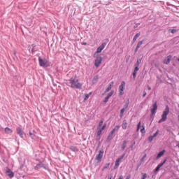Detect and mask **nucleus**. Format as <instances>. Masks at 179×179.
Returning a JSON list of instances; mask_svg holds the SVG:
<instances>
[{"instance_id": "nucleus-1", "label": "nucleus", "mask_w": 179, "mask_h": 179, "mask_svg": "<svg viewBox=\"0 0 179 179\" xmlns=\"http://www.w3.org/2000/svg\"><path fill=\"white\" fill-rule=\"evenodd\" d=\"M68 82H69L71 89H77L78 90H82V89H83V84L79 83V79L71 77L68 80Z\"/></svg>"}, {"instance_id": "nucleus-2", "label": "nucleus", "mask_w": 179, "mask_h": 179, "mask_svg": "<svg viewBox=\"0 0 179 179\" xmlns=\"http://www.w3.org/2000/svg\"><path fill=\"white\" fill-rule=\"evenodd\" d=\"M38 61L41 68H49V66H51V62L45 58L43 59L41 56L38 57Z\"/></svg>"}, {"instance_id": "nucleus-3", "label": "nucleus", "mask_w": 179, "mask_h": 179, "mask_svg": "<svg viewBox=\"0 0 179 179\" xmlns=\"http://www.w3.org/2000/svg\"><path fill=\"white\" fill-rule=\"evenodd\" d=\"M169 114H170V107H169V105H166L165 107V110L162 113L161 119L158 121V124L165 122V121L167 120V115H169Z\"/></svg>"}, {"instance_id": "nucleus-4", "label": "nucleus", "mask_w": 179, "mask_h": 179, "mask_svg": "<svg viewBox=\"0 0 179 179\" xmlns=\"http://www.w3.org/2000/svg\"><path fill=\"white\" fill-rule=\"evenodd\" d=\"M110 40L108 38L105 39L104 42H103L101 45L96 48V52L94 53V58H96V55H97V54H100V52L106 48V45H107V43Z\"/></svg>"}, {"instance_id": "nucleus-5", "label": "nucleus", "mask_w": 179, "mask_h": 179, "mask_svg": "<svg viewBox=\"0 0 179 179\" xmlns=\"http://www.w3.org/2000/svg\"><path fill=\"white\" fill-rule=\"evenodd\" d=\"M157 101H155L152 106V108L150 110L151 113L150 115V118H153L156 115V113L157 112Z\"/></svg>"}, {"instance_id": "nucleus-6", "label": "nucleus", "mask_w": 179, "mask_h": 179, "mask_svg": "<svg viewBox=\"0 0 179 179\" xmlns=\"http://www.w3.org/2000/svg\"><path fill=\"white\" fill-rule=\"evenodd\" d=\"M129 106V99H128L126 101L124 105L123 106V108L120 110V117L122 118L124 117V113H125V110L128 108Z\"/></svg>"}, {"instance_id": "nucleus-7", "label": "nucleus", "mask_w": 179, "mask_h": 179, "mask_svg": "<svg viewBox=\"0 0 179 179\" xmlns=\"http://www.w3.org/2000/svg\"><path fill=\"white\" fill-rule=\"evenodd\" d=\"M104 155V150H100L99 153L96 155L95 157V160H97V163H101V160H103V156Z\"/></svg>"}, {"instance_id": "nucleus-8", "label": "nucleus", "mask_w": 179, "mask_h": 179, "mask_svg": "<svg viewBox=\"0 0 179 179\" xmlns=\"http://www.w3.org/2000/svg\"><path fill=\"white\" fill-rule=\"evenodd\" d=\"M139 129L142 134H146V130L145 129V124H142V122L141 121L138 122V123L137 124L136 131H139Z\"/></svg>"}, {"instance_id": "nucleus-9", "label": "nucleus", "mask_w": 179, "mask_h": 179, "mask_svg": "<svg viewBox=\"0 0 179 179\" xmlns=\"http://www.w3.org/2000/svg\"><path fill=\"white\" fill-rule=\"evenodd\" d=\"M40 169H44V170H47V166H45V164H44V163H43L41 161H39L36 166H34V170H36L37 171H38Z\"/></svg>"}, {"instance_id": "nucleus-10", "label": "nucleus", "mask_w": 179, "mask_h": 179, "mask_svg": "<svg viewBox=\"0 0 179 179\" xmlns=\"http://www.w3.org/2000/svg\"><path fill=\"white\" fill-rule=\"evenodd\" d=\"M125 81H122L120 85L119 86V96H122L124 94V90H125Z\"/></svg>"}, {"instance_id": "nucleus-11", "label": "nucleus", "mask_w": 179, "mask_h": 179, "mask_svg": "<svg viewBox=\"0 0 179 179\" xmlns=\"http://www.w3.org/2000/svg\"><path fill=\"white\" fill-rule=\"evenodd\" d=\"M101 62H103V58L101 57V56H97L95 59L94 66L96 68H99V66L101 65Z\"/></svg>"}, {"instance_id": "nucleus-12", "label": "nucleus", "mask_w": 179, "mask_h": 179, "mask_svg": "<svg viewBox=\"0 0 179 179\" xmlns=\"http://www.w3.org/2000/svg\"><path fill=\"white\" fill-rule=\"evenodd\" d=\"M16 132H17V135H18L20 138L23 139L24 138L23 134H24V132L23 131V128H22V127H17L16 128Z\"/></svg>"}, {"instance_id": "nucleus-13", "label": "nucleus", "mask_w": 179, "mask_h": 179, "mask_svg": "<svg viewBox=\"0 0 179 179\" xmlns=\"http://www.w3.org/2000/svg\"><path fill=\"white\" fill-rule=\"evenodd\" d=\"M113 94H114V90H112L107 94V96L103 100V103H104V104L108 103V101L110 100V97H111Z\"/></svg>"}, {"instance_id": "nucleus-14", "label": "nucleus", "mask_w": 179, "mask_h": 179, "mask_svg": "<svg viewBox=\"0 0 179 179\" xmlns=\"http://www.w3.org/2000/svg\"><path fill=\"white\" fill-rule=\"evenodd\" d=\"M146 41L145 39H143L138 42L135 49L134 52H138V50H139V48L142 46V44H145V42Z\"/></svg>"}, {"instance_id": "nucleus-15", "label": "nucleus", "mask_w": 179, "mask_h": 179, "mask_svg": "<svg viewBox=\"0 0 179 179\" xmlns=\"http://www.w3.org/2000/svg\"><path fill=\"white\" fill-rule=\"evenodd\" d=\"M172 58H173V56L171 55H169L167 57H166L164 59V65H169V64H170V62H171Z\"/></svg>"}, {"instance_id": "nucleus-16", "label": "nucleus", "mask_w": 179, "mask_h": 179, "mask_svg": "<svg viewBox=\"0 0 179 179\" xmlns=\"http://www.w3.org/2000/svg\"><path fill=\"white\" fill-rule=\"evenodd\" d=\"M164 153H166V150H162L159 151L155 157V160H159L160 157H163L164 156Z\"/></svg>"}, {"instance_id": "nucleus-17", "label": "nucleus", "mask_w": 179, "mask_h": 179, "mask_svg": "<svg viewBox=\"0 0 179 179\" xmlns=\"http://www.w3.org/2000/svg\"><path fill=\"white\" fill-rule=\"evenodd\" d=\"M6 174L8 177H9V178H13V177H15V173H13V171H11L10 169L6 171Z\"/></svg>"}, {"instance_id": "nucleus-18", "label": "nucleus", "mask_w": 179, "mask_h": 179, "mask_svg": "<svg viewBox=\"0 0 179 179\" xmlns=\"http://www.w3.org/2000/svg\"><path fill=\"white\" fill-rule=\"evenodd\" d=\"M138 71H139V68L138 67H134V69L131 73L132 76H133V79H136V73H138Z\"/></svg>"}, {"instance_id": "nucleus-19", "label": "nucleus", "mask_w": 179, "mask_h": 179, "mask_svg": "<svg viewBox=\"0 0 179 179\" xmlns=\"http://www.w3.org/2000/svg\"><path fill=\"white\" fill-rule=\"evenodd\" d=\"M142 62V58L138 57L137 59L136 62L134 64V68H139V65H141V63Z\"/></svg>"}, {"instance_id": "nucleus-20", "label": "nucleus", "mask_w": 179, "mask_h": 179, "mask_svg": "<svg viewBox=\"0 0 179 179\" xmlns=\"http://www.w3.org/2000/svg\"><path fill=\"white\" fill-rule=\"evenodd\" d=\"M113 85H114V82H111L110 85H108L107 88L105 90V93H108L111 89H113Z\"/></svg>"}, {"instance_id": "nucleus-21", "label": "nucleus", "mask_w": 179, "mask_h": 179, "mask_svg": "<svg viewBox=\"0 0 179 179\" xmlns=\"http://www.w3.org/2000/svg\"><path fill=\"white\" fill-rule=\"evenodd\" d=\"M146 154H144L143 156L140 159V164L137 166V169H139V167L141 166V164H142V163H143V162H145V159H146Z\"/></svg>"}, {"instance_id": "nucleus-22", "label": "nucleus", "mask_w": 179, "mask_h": 179, "mask_svg": "<svg viewBox=\"0 0 179 179\" xmlns=\"http://www.w3.org/2000/svg\"><path fill=\"white\" fill-rule=\"evenodd\" d=\"M128 143V141L127 140H124L122 143V146H121V150L124 151L125 150V148H127V144Z\"/></svg>"}, {"instance_id": "nucleus-23", "label": "nucleus", "mask_w": 179, "mask_h": 179, "mask_svg": "<svg viewBox=\"0 0 179 179\" xmlns=\"http://www.w3.org/2000/svg\"><path fill=\"white\" fill-rule=\"evenodd\" d=\"M167 160H168V158H167V157H166L164 159L163 162H162L161 163H159L157 166H158L159 168L162 169V167H163V166H164V164H166V162H167Z\"/></svg>"}, {"instance_id": "nucleus-24", "label": "nucleus", "mask_w": 179, "mask_h": 179, "mask_svg": "<svg viewBox=\"0 0 179 179\" xmlns=\"http://www.w3.org/2000/svg\"><path fill=\"white\" fill-rule=\"evenodd\" d=\"M4 132L5 134H7V135H9V134H12V132H13V130L9 127H6L4 129Z\"/></svg>"}, {"instance_id": "nucleus-25", "label": "nucleus", "mask_w": 179, "mask_h": 179, "mask_svg": "<svg viewBox=\"0 0 179 179\" xmlns=\"http://www.w3.org/2000/svg\"><path fill=\"white\" fill-rule=\"evenodd\" d=\"M120 162H121L120 159H116L115 162L114 170H116V169H118V167H120Z\"/></svg>"}, {"instance_id": "nucleus-26", "label": "nucleus", "mask_w": 179, "mask_h": 179, "mask_svg": "<svg viewBox=\"0 0 179 179\" xmlns=\"http://www.w3.org/2000/svg\"><path fill=\"white\" fill-rule=\"evenodd\" d=\"M92 92H90L88 94H85L84 101H87V100L89 99V97H90V96H92Z\"/></svg>"}, {"instance_id": "nucleus-27", "label": "nucleus", "mask_w": 179, "mask_h": 179, "mask_svg": "<svg viewBox=\"0 0 179 179\" xmlns=\"http://www.w3.org/2000/svg\"><path fill=\"white\" fill-rule=\"evenodd\" d=\"M127 127H128V123L127 122V120H123V123L122 124V129H127Z\"/></svg>"}, {"instance_id": "nucleus-28", "label": "nucleus", "mask_w": 179, "mask_h": 179, "mask_svg": "<svg viewBox=\"0 0 179 179\" xmlns=\"http://www.w3.org/2000/svg\"><path fill=\"white\" fill-rule=\"evenodd\" d=\"M69 149H70V150H71L72 152H75L79 151V149H78V147L73 146V145L70 146Z\"/></svg>"}, {"instance_id": "nucleus-29", "label": "nucleus", "mask_w": 179, "mask_h": 179, "mask_svg": "<svg viewBox=\"0 0 179 179\" xmlns=\"http://www.w3.org/2000/svg\"><path fill=\"white\" fill-rule=\"evenodd\" d=\"M113 136H114V134L109 133L106 138V142H110L113 139Z\"/></svg>"}, {"instance_id": "nucleus-30", "label": "nucleus", "mask_w": 179, "mask_h": 179, "mask_svg": "<svg viewBox=\"0 0 179 179\" xmlns=\"http://www.w3.org/2000/svg\"><path fill=\"white\" fill-rule=\"evenodd\" d=\"M29 134L31 138L33 140L36 139V134H34V133L31 132V131H29Z\"/></svg>"}, {"instance_id": "nucleus-31", "label": "nucleus", "mask_w": 179, "mask_h": 179, "mask_svg": "<svg viewBox=\"0 0 179 179\" xmlns=\"http://www.w3.org/2000/svg\"><path fill=\"white\" fill-rule=\"evenodd\" d=\"M160 169L158 165L156 166V168L154 169V173L155 174V176L157 175V173H159V171H160Z\"/></svg>"}, {"instance_id": "nucleus-32", "label": "nucleus", "mask_w": 179, "mask_h": 179, "mask_svg": "<svg viewBox=\"0 0 179 179\" xmlns=\"http://www.w3.org/2000/svg\"><path fill=\"white\" fill-rule=\"evenodd\" d=\"M169 33H171L172 34H176V33H177V29H169L168 30Z\"/></svg>"}, {"instance_id": "nucleus-33", "label": "nucleus", "mask_w": 179, "mask_h": 179, "mask_svg": "<svg viewBox=\"0 0 179 179\" xmlns=\"http://www.w3.org/2000/svg\"><path fill=\"white\" fill-rule=\"evenodd\" d=\"M148 142H149V143H152V142L153 141V139H155V138L153 137V136L152 135H151V136H148Z\"/></svg>"}, {"instance_id": "nucleus-34", "label": "nucleus", "mask_w": 179, "mask_h": 179, "mask_svg": "<svg viewBox=\"0 0 179 179\" xmlns=\"http://www.w3.org/2000/svg\"><path fill=\"white\" fill-rule=\"evenodd\" d=\"M127 155V153L124 152L121 156H120L117 159L120 160L121 162V160H122V159H124L125 157V155Z\"/></svg>"}, {"instance_id": "nucleus-35", "label": "nucleus", "mask_w": 179, "mask_h": 179, "mask_svg": "<svg viewBox=\"0 0 179 179\" xmlns=\"http://www.w3.org/2000/svg\"><path fill=\"white\" fill-rule=\"evenodd\" d=\"M104 123V120H101L99 121V125H98V128H101V127H103V124Z\"/></svg>"}, {"instance_id": "nucleus-36", "label": "nucleus", "mask_w": 179, "mask_h": 179, "mask_svg": "<svg viewBox=\"0 0 179 179\" xmlns=\"http://www.w3.org/2000/svg\"><path fill=\"white\" fill-rule=\"evenodd\" d=\"M135 145H136V142L135 141H134L132 142L131 145H130L131 150H134V146H135Z\"/></svg>"}, {"instance_id": "nucleus-37", "label": "nucleus", "mask_w": 179, "mask_h": 179, "mask_svg": "<svg viewBox=\"0 0 179 179\" xmlns=\"http://www.w3.org/2000/svg\"><path fill=\"white\" fill-rule=\"evenodd\" d=\"M32 45V48H31V52H32V54H34V52H36V45H34V44H32L31 45Z\"/></svg>"}, {"instance_id": "nucleus-38", "label": "nucleus", "mask_w": 179, "mask_h": 179, "mask_svg": "<svg viewBox=\"0 0 179 179\" xmlns=\"http://www.w3.org/2000/svg\"><path fill=\"white\" fill-rule=\"evenodd\" d=\"M97 80H99V76L96 75L93 78L92 82L94 83V82H97Z\"/></svg>"}, {"instance_id": "nucleus-39", "label": "nucleus", "mask_w": 179, "mask_h": 179, "mask_svg": "<svg viewBox=\"0 0 179 179\" xmlns=\"http://www.w3.org/2000/svg\"><path fill=\"white\" fill-rule=\"evenodd\" d=\"M141 176H142V177H141V179H146V178H148V174L147 173H141Z\"/></svg>"}, {"instance_id": "nucleus-40", "label": "nucleus", "mask_w": 179, "mask_h": 179, "mask_svg": "<svg viewBox=\"0 0 179 179\" xmlns=\"http://www.w3.org/2000/svg\"><path fill=\"white\" fill-rule=\"evenodd\" d=\"M110 163L106 164L103 167V170H106V169H108V167H110Z\"/></svg>"}, {"instance_id": "nucleus-41", "label": "nucleus", "mask_w": 179, "mask_h": 179, "mask_svg": "<svg viewBox=\"0 0 179 179\" xmlns=\"http://www.w3.org/2000/svg\"><path fill=\"white\" fill-rule=\"evenodd\" d=\"M102 132H103V130H101V129H99L97 131L96 135H98V136H101Z\"/></svg>"}, {"instance_id": "nucleus-42", "label": "nucleus", "mask_w": 179, "mask_h": 179, "mask_svg": "<svg viewBox=\"0 0 179 179\" xmlns=\"http://www.w3.org/2000/svg\"><path fill=\"white\" fill-rule=\"evenodd\" d=\"M157 135H159V129H157V130L156 131V132H155V133L153 134V135H151V136H152V137H154V138H156V137H157Z\"/></svg>"}, {"instance_id": "nucleus-43", "label": "nucleus", "mask_w": 179, "mask_h": 179, "mask_svg": "<svg viewBox=\"0 0 179 179\" xmlns=\"http://www.w3.org/2000/svg\"><path fill=\"white\" fill-rule=\"evenodd\" d=\"M141 36V32H138L134 36V38L138 40V37Z\"/></svg>"}, {"instance_id": "nucleus-44", "label": "nucleus", "mask_w": 179, "mask_h": 179, "mask_svg": "<svg viewBox=\"0 0 179 179\" xmlns=\"http://www.w3.org/2000/svg\"><path fill=\"white\" fill-rule=\"evenodd\" d=\"M146 94H148V93L146 92V89H144L143 90V95H142V97H146Z\"/></svg>"}, {"instance_id": "nucleus-45", "label": "nucleus", "mask_w": 179, "mask_h": 179, "mask_svg": "<svg viewBox=\"0 0 179 179\" xmlns=\"http://www.w3.org/2000/svg\"><path fill=\"white\" fill-rule=\"evenodd\" d=\"M106 128H107V124H104L101 128H100L99 129H101V131H104V129H106Z\"/></svg>"}, {"instance_id": "nucleus-46", "label": "nucleus", "mask_w": 179, "mask_h": 179, "mask_svg": "<svg viewBox=\"0 0 179 179\" xmlns=\"http://www.w3.org/2000/svg\"><path fill=\"white\" fill-rule=\"evenodd\" d=\"M115 129H113L111 131H110V134H112L113 135H114V134H115Z\"/></svg>"}, {"instance_id": "nucleus-47", "label": "nucleus", "mask_w": 179, "mask_h": 179, "mask_svg": "<svg viewBox=\"0 0 179 179\" xmlns=\"http://www.w3.org/2000/svg\"><path fill=\"white\" fill-rule=\"evenodd\" d=\"M141 24V23H136L134 26V29H136L138 27V26H139Z\"/></svg>"}, {"instance_id": "nucleus-48", "label": "nucleus", "mask_w": 179, "mask_h": 179, "mask_svg": "<svg viewBox=\"0 0 179 179\" xmlns=\"http://www.w3.org/2000/svg\"><path fill=\"white\" fill-rule=\"evenodd\" d=\"M136 40L135 38H133V40L131 41L132 44H134V43H136Z\"/></svg>"}, {"instance_id": "nucleus-49", "label": "nucleus", "mask_w": 179, "mask_h": 179, "mask_svg": "<svg viewBox=\"0 0 179 179\" xmlns=\"http://www.w3.org/2000/svg\"><path fill=\"white\" fill-rule=\"evenodd\" d=\"M120 128V125H116L113 129H115V131H117V129H118Z\"/></svg>"}, {"instance_id": "nucleus-50", "label": "nucleus", "mask_w": 179, "mask_h": 179, "mask_svg": "<svg viewBox=\"0 0 179 179\" xmlns=\"http://www.w3.org/2000/svg\"><path fill=\"white\" fill-rule=\"evenodd\" d=\"M81 45H87V43L86 42H82Z\"/></svg>"}, {"instance_id": "nucleus-51", "label": "nucleus", "mask_w": 179, "mask_h": 179, "mask_svg": "<svg viewBox=\"0 0 179 179\" xmlns=\"http://www.w3.org/2000/svg\"><path fill=\"white\" fill-rule=\"evenodd\" d=\"M100 138H101V136H98V135H96V141H100Z\"/></svg>"}, {"instance_id": "nucleus-52", "label": "nucleus", "mask_w": 179, "mask_h": 179, "mask_svg": "<svg viewBox=\"0 0 179 179\" xmlns=\"http://www.w3.org/2000/svg\"><path fill=\"white\" fill-rule=\"evenodd\" d=\"M143 3H148V2H149V0H144L143 1Z\"/></svg>"}, {"instance_id": "nucleus-53", "label": "nucleus", "mask_w": 179, "mask_h": 179, "mask_svg": "<svg viewBox=\"0 0 179 179\" xmlns=\"http://www.w3.org/2000/svg\"><path fill=\"white\" fill-rule=\"evenodd\" d=\"M147 87H148V90H152V87L148 85Z\"/></svg>"}, {"instance_id": "nucleus-54", "label": "nucleus", "mask_w": 179, "mask_h": 179, "mask_svg": "<svg viewBox=\"0 0 179 179\" xmlns=\"http://www.w3.org/2000/svg\"><path fill=\"white\" fill-rule=\"evenodd\" d=\"M125 179H131V175L127 176Z\"/></svg>"}, {"instance_id": "nucleus-55", "label": "nucleus", "mask_w": 179, "mask_h": 179, "mask_svg": "<svg viewBox=\"0 0 179 179\" xmlns=\"http://www.w3.org/2000/svg\"><path fill=\"white\" fill-rule=\"evenodd\" d=\"M13 55H16V50H13Z\"/></svg>"}, {"instance_id": "nucleus-56", "label": "nucleus", "mask_w": 179, "mask_h": 179, "mask_svg": "<svg viewBox=\"0 0 179 179\" xmlns=\"http://www.w3.org/2000/svg\"><path fill=\"white\" fill-rule=\"evenodd\" d=\"M152 178H156V175H152Z\"/></svg>"}, {"instance_id": "nucleus-57", "label": "nucleus", "mask_w": 179, "mask_h": 179, "mask_svg": "<svg viewBox=\"0 0 179 179\" xmlns=\"http://www.w3.org/2000/svg\"><path fill=\"white\" fill-rule=\"evenodd\" d=\"M100 145H101V142L99 141L98 146H100Z\"/></svg>"}, {"instance_id": "nucleus-58", "label": "nucleus", "mask_w": 179, "mask_h": 179, "mask_svg": "<svg viewBox=\"0 0 179 179\" xmlns=\"http://www.w3.org/2000/svg\"><path fill=\"white\" fill-rule=\"evenodd\" d=\"M3 162H4V163H6V161L5 160V159H3Z\"/></svg>"}, {"instance_id": "nucleus-59", "label": "nucleus", "mask_w": 179, "mask_h": 179, "mask_svg": "<svg viewBox=\"0 0 179 179\" xmlns=\"http://www.w3.org/2000/svg\"><path fill=\"white\" fill-rule=\"evenodd\" d=\"M33 132H34V134H36V131L35 130H33Z\"/></svg>"}, {"instance_id": "nucleus-60", "label": "nucleus", "mask_w": 179, "mask_h": 179, "mask_svg": "<svg viewBox=\"0 0 179 179\" xmlns=\"http://www.w3.org/2000/svg\"><path fill=\"white\" fill-rule=\"evenodd\" d=\"M0 146H1V142H0Z\"/></svg>"}]
</instances>
